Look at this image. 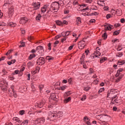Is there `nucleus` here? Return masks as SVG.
Instances as JSON below:
<instances>
[{"label": "nucleus", "mask_w": 125, "mask_h": 125, "mask_svg": "<svg viewBox=\"0 0 125 125\" xmlns=\"http://www.w3.org/2000/svg\"><path fill=\"white\" fill-rule=\"evenodd\" d=\"M62 112L59 111H49L48 112V119H57L58 118H61L62 117Z\"/></svg>", "instance_id": "obj_1"}, {"label": "nucleus", "mask_w": 125, "mask_h": 125, "mask_svg": "<svg viewBox=\"0 0 125 125\" xmlns=\"http://www.w3.org/2000/svg\"><path fill=\"white\" fill-rule=\"evenodd\" d=\"M59 8V3L57 2H53L51 5L50 10L53 9L55 12H57Z\"/></svg>", "instance_id": "obj_2"}, {"label": "nucleus", "mask_w": 125, "mask_h": 125, "mask_svg": "<svg viewBox=\"0 0 125 125\" xmlns=\"http://www.w3.org/2000/svg\"><path fill=\"white\" fill-rule=\"evenodd\" d=\"M32 5L33 6V9L34 10H38V9H39L40 7H41V3L39 2H33Z\"/></svg>", "instance_id": "obj_3"}, {"label": "nucleus", "mask_w": 125, "mask_h": 125, "mask_svg": "<svg viewBox=\"0 0 125 125\" xmlns=\"http://www.w3.org/2000/svg\"><path fill=\"white\" fill-rule=\"evenodd\" d=\"M36 51L38 52V53L39 54H42L44 52V49H43V47L42 46H38L36 48Z\"/></svg>", "instance_id": "obj_4"}, {"label": "nucleus", "mask_w": 125, "mask_h": 125, "mask_svg": "<svg viewBox=\"0 0 125 125\" xmlns=\"http://www.w3.org/2000/svg\"><path fill=\"white\" fill-rule=\"evenodd\" d=\"M85 46V42L83 41H80L78 43V47L80 49H83Z\"/></svg>", "instance_id": "obj_5"}, {"label": "nucleus", "mask_w": 125, "mask_h": 125, "mask_svg": "<svg viewBox=\"0 0 125 125\" xmlns=\"http://www.w3.org/2000/svg\"><path fill=\"white\" fill-rule=\"evenodd\" d=\"M28 20V18L26 17L21 18L20 20V23L23 25V24H25V23H27Z\"/></svg>", "instance_id": "obj_6"}, {"label": "nucleus", "mask_w": 125, "mask_h": 125, "mask_svg": "<svg viewBox=\"0 0 125 125\" xmlns=\"http://www.w3.org/2000/svg\"><path fill=\"white\" fill-rule=\"evenodd\" d=\"M12 91H11L9 90V94L11 95V96H14L15 98H16L17 97V94H16V92L14 91V89L13 88H12Z\"/></svg>", "instance_id": "obj_7"}, {"label": "nucleus", "mask_w": 125, "mask_h": 125, "mask_svg": "<svg viewBox=\"0 0 125 125\" xmlns=\"http://www.w3.org/2000/svg\"><path fill=\"white\" fill-rule=\"evenodd\" d=\"M99 49V47H97L96 49V52H94V56H93V57H98V56H100L101 53H100V52H99V51H98V50Z\"/></svg>", "instance_id": "obj_8"}, {"label": "nucleus", "mask_w": 125, "mask_h": 125, "mask_svg": "<svg viewBox=\"0 0 125 125\" xmlns=\"http://www.w3.org/2000/svg\"><path fill=\"white\" fill-rule=\"evenodd\" d=\"M104 28L105 30H107L108 31H111L112 29H113V25L110 24H106L104 25Z\"/></svg>", "instance_id": "obj_9"}, {"label": "nucleus", "mask_w": 125, "mask_h": 125, "mask_svg": "<svg viewBox=\"0 0 125 125\" xmlns=\"http://www.w3.org/2000/svg\"><path fill=\"white\" fill-rule=\"evenodd\" d=\"M84 122L87 125H91V123H90V119H88L87 117H84Z\"/></svg>", "instance_id": "obj_10"}, {"label": "nucleus", "mask_w": 125, "mask_h": 125, "mask_svg": "<svg viewBox=\"0 0 125 125\" xmlns=\"http://www.w3.org/2000/svg\"><path fill=\"white\" fill-rule=\"evenodd\" d=\"M37 64H39V63L43 64L44 63V58L42 57L40 58L37 60Z\"/></svg>", "instance_id": "obj_11"}, {"label": "nucleus", "mask_w": 125, "mask_h": 125, "mask_svg": "<svg viewBox=\"0 0 125 125\" xmlns=\"http://www.w3.org/2000/svg\"><path fill=\"white\" fill-rule=\"evenodd\" d=\"M48 6L45 5L42 8H41V12L42 13H44L45 11H46V9H47V7Z\"/></svg>", "instance_id": "obj_12"}, {"label": "nucleus", "mask_w": 125, "mask_h": 125, "mask_svg": "<svg viewBox=\"0 0 125 125\" xmlns=\"http://www.w3.org/2000/svg\"><path fill=\"white\" fill-rule=\"evenodd\" d=\"M82 23V19L80 17H78L76 19V24L80 25Z\"/></svg>", "instance_id": "obj_13"}, {"label": "nucleus", "mask_w": 125, "mask_h": 125, "mask_svg": "<svg viewBox=\"0 0 125 125\" xmlns=\"http://www.w3.org/2000/svg\"><path fill=\"white\" fill-rule=\"evenodd\" d=\"M71 94H72V91H68L65 92V93L64 94V98H66L67 96H70V95Z\"/></svg>", "instance_id": "obj_14"}, {"label": "nucleus", "mask_w": 125, "mask_h": 125, "mask_svg": "<svg viewBox=\"0 0 125 125\" xmlns=\"http://www.w3.org/2000/svg\"><path fill=\"white\" fill-rule=\"evenodd\" d=\"M0 84L2 85V86H6V85H7V82L5 80H3L2 81H0Z\"/></svg>", "instance_id": "obj_15"}, {"label": "nucleus", "mask_w": 125, "mask_h": 125, "mask_svg": "<svg viewBox=\"0 0 125 125\" xmlns=\"http://www.w3.org/2000/svg\"><path fill=\"white\" fill-rule=\"evenodd\" d=\"M37 122L39 124H40V125H42L43 123H44V119L43 118L38 119H37Z\"/></svg>", "instance_id": "obj_16"}, {"label": "nucleus", "mask_w": 125, "mask_h": 125, "mask_svg": "<svg viewBox=\"0 0 125 125\" xmlns=\"http://www.w3.org/2000/svg\"><path fill=\"white\" fill-rule=\"evenodd\" d=\"M13 120L14 122H16V123H21V121H20V119L18 118V117H14L13 118Z\"/></svg>", "instance_id": "obj_17"}, {"label": "nucleus", "mask_w": 125, "mask_h": 125, "mask_svg": "<svg viewBox=\"0 0 125 125\" xmlns=\"http://www.w3.org/2000/svg\"><path fill=\"white\" fill-rule=\"evenodd\" d=\"M35 57H36V55L35 54H31L30 55V56L28 57V59L29 60H32V59H33V58H35Z\"/></svg>", "instance_id": "obj_18"}, {"label": "nucleus", "mask_w": 125, "mask_h": 125, "mask_svg": "<svg viewBox=\"0 0 125 125\" xmlns=\"http://www.w3.org/2000/svg\"><path fill=\"white\" fill-rule=\"evenodd\" d=\"M28 124H29V120H25L23 122H22L21 125H28Z\"/></svg>", "instance_id": "obj_19"}, {"label": "nucleus", "mask_w": 125, "mask_h": 125, "mask_svg": "<svg viewBox=\"0 0 125 125\" xmlns=\"http://www.w3.org/2000/svg\"><path fill=\"white\" fill-rule=\"evenodd\" d=\"M50 97L52 99V100H55L56 98V95H55V94L53 93L51 94Z\"/></svg>", "instance_id": "obj_20"}, {"label": "nucleus", "mask_w": 125, "mask_h": 125, "mask_svg": "<svg viewBox=\"0 0 125 125\" xmlns=\"http://www.w3.org/2000/svg\"><path fill=\"white\" fill-rule=\"evenodd\" d=\"M34 65V63L31 62H28L27 63V66L28 68H30V67H33Z\"/></svg>", "instance_id": "obj_21"}, {"label": "nucleus", "mask_w": 125, "mask_h": 125, "mask_svg": "<svg viewBox=\"0 0 125 125\" xmlns=\"http://www.w3.org/2000/svg\"><path fill=\"white\" fill-rule=\"evenodd\" d=\"M56 23L57 25H58V26H63L62 24V21H56Z\"/></svg>", "instance_id": "obj_22"}, {"label": "nucleus", "mask_w": 125, "mask_h": 125, "mask_svg": "<svg viewBox=\"0 0 125 125\" xmlns=\"http://www.w3.org/2000/svg\"><path fill=\"white\" fill-rule=\"evenodd\" d=\"M46 60H48L49 61H50L51 60H53L54 59V58L51 57V56H47L46 57Z\"/></svg>", "instance_id": "obj_23"}, {"label": "nucleus", "mask_w": 125, "mask_h": 125, "mask_svg": "<svg viewBox=\"0 0 125 125\" xmlns=\"http://www.w3.org/2000/svg\"><path fill=\"white\" fill-rule=\"evenodd\" d=\"M2 74L3 76H4V75H6L7 74V71L4 69H2V72L0 73V75Z\"/></svg>", "instance_id": "obj_24"}, {"label": "nucleus", "mask_w": 125, "mask_h": 125, "mask_svg": "<svg viewBox=\"0 0 125 125\" xmlns=\"http://www.w3.org/2000/svg\"><path fill=\"white\" fill-rule=\"evenodd\" d=\"M44 104H45V103L42 102V103H40V104H38V107H39V108H42V107Z\"/></svg>", "instance_id": "obj_25"}, {"label": "nucleus", "mask_w": 125, "mask_h": 125, "mask_svg": "<svg viewBox=\"0 0 125 125\" xmlns=\"http://www.w3.org/2000/svg\"><path fill=\"white\" fill-rule=\"evenodd\" d=\"M70 100H71V97H68V98H65L64 100V103H68V102H69V101H70Z\"/></svg>", "instance_id": "obj_26"}, {"label": "nucleus", "mask_w": 125, "mask_h": 125, "mask_svg": "<svg viewBox=\"0 0 125 125\" xmlns=\"http://www.w3.org/2000/svg\"><path fill=\"white\" fill-rule=\"evenodd\" d=\"M106 60H107V58H102L101 59L100 62V63H103V62H104V61H106Z\"/></svg>", "instance_id": "obj_27"}, {"label": "nucleus", "mask_w": 125, "mask_h": 125, "mask_svg": "<svg viewBox=\"0 0 125 125\" xmlns=\"http://www.w3.org/2000/svg\"><path fill=\"white\" fill-rule=\"evenodd\" d=\"M13 11H14V10H13V8H9V14H11V15H12V14H13Z\"/></svg>", "instance_id": "obj_28"}, {"label": "nucleus", "mask_w": 125, "mask_h": 125, "mask_svg": "<svg viewBox=\"0 0 125 125\" xmlns=\"http://www.w3.org/2000/svg\"><path fill=\"white\" fill-rule=\"evenodd\" d=\"M41 18H42V15H41V14H38L37 16H36V20H41Z\"/></svg>", "instance_id": "obj_29"}, {"label": "nucleus", "mask_w": 125, "mask_h": 125, "mask_svg": "<svg viewBox=\"0 0 125 125\" xmlns=\"http://www.w3.org/2000/svg\"><path fill=\"white\" fill-rule=\"evenodd\" d=\"M9 26L11 27H15L16 26V23H14V22H10L9 23Z\"/></svg>", "instance_id": "obj_30"}, {"label": "nucleus", "mask_w": 125, "mask_h": 125, "mask_svg": "<svg viewBox=\"0 0 125 125\" xmlns=\"http://www.w3.org/2000/svg\"><path fill=\"white\" fill-rule=\"evenodd\" d=\"M116 13H117V14H118L119 15H121V14H122V10L117 9L116 10Z\"/></svg>", "instance_id": "obj_31"}, {"label": "nucleus", "mask_w": 125, "mask_h": 125, "mask_svg": "<svg viewBox=\"0 0 125 125\" xmlns=\"http://www.w3.org/2000/svg\"><path fill=\"white\" fill-rule=\"evenodd\" d=\"M1 86V90H2L3 91H6V90H7V89L6 88V87H4V86Z\"/></svg>", "instance_id": "obj_32"}, {"label": "nucleus", "mask_w": 125, "mask_h": 125, "mask_svg": "<svg viewBox=\"0 0 125 125\" xmlns=\"http://www.w3.org/2000/svg\"><path fill=\"white\" fill-rule=\"evenodd\" d=\"M120 34V31H115L113 33V36H118Z\"/></svg>", "instance_id": "obj_33"}, {"label": "nucleus", "mask_w": 125, "mask_h": 125, "mask_svg": "<svg viewBox=\"0 0 125 125\" xmlns=\"http://www.w3.org/2000/svg\"><path fill=\"white\" fill-rule=\"evenodd\" d=\"M102 37L104 38V40H106V39H107V33H104L103 34Z\"/></svg>", "instance_id": "obj_34"}, {"label": "nucleus", "mask_w": 125, "mask_h": 125, "mask_svg": "<svg viewBox=\"0 0 125 125\" xmlns=\"http://www.w3.org/2000/svg\"><path fill=\"white\" fill-rule=\"evenodd\" d=\"M89 89H90V87H84L83 88V90H84L85 91H88V90H89Z\"/></svg>", "instance_id": "obj_35"}, {"label": "nucleus", "mask_w": 125, "mask_h": 125, "mask_svg": "<svg viewBox=\"0 0 125 125\" xmlns=\"http://www.w3.org/2000/svg\"><path fill=\"white\" fill-rule=\"evenodd\" d=\"M98 4H99V5L103 6V5L104 4V2H103V1H98Z\"/></svg>", "instance_id": "obj_36"}, {"label": "nucleus", "mask_w": 125, "mask_h": 125, "mask_svg": "<svg viewBox=\"0 0 125 125\" xmlns=\"http://www.w3.org/2000/svg\"><path fill=\"white\" fill-rule=\"evenodd\" d=\"M122 78H123V76H120L119 77H118L116 80L117 83H119V82H120V81L122 80Z\"/></svg>", "instance_id": "obj_37"}, {"label": "nucleus", "mask_w": 125, "mask_h": 125, "mask_svg": "<svg viewBox=\"0 0 125 125\" xmlns=\"http://www.w3.org/2000/svg\"><path fill=\"white\" fill-rule=\"evenodd\" d=\"M28 40L29 42H31V41H33V40H34V37L33 36H29L28 37Z\"/></svg>", "instance_id": "obj_38"}, {"label": "nucleus", "mask_w": 125, "mask_h": 125, "mask_svg": "<svg viewBox=\"0 0 125 125\" xmlns=\"http://www.w3.org/2000/svg\"><path fill=\"white\" fill-rule=\"evenodd\" d=\"M117 49L118 51H120V50H122V49H123V48H122V45H119L118 48Z\"/></svg>", "instance_id": "obj_39"}, {"label": "nucleus", "mask_w": 125, "mask_h": 125, "mask_svg": "<svg viewBox=\"0 0 125 125\" xmlns=\"http://www.w3.org/2000/svg\"><path fill=\"white\" fill-rule=\"evenodd\" d=\"M101 125H109V124L108 123H107L106 122H105V121H102L101 123Z\"/></svg>", "instance_id": "obj_40"}, {"label": "nucleus", "mask_w": 125, "mask_h": 125, "mask_svg": "<svg viewBox=\"0 0 125 125\" xmlns=\"http://www.w3.org/2000/svg\"><path fill=\"white\" fill-rule=\"evenodd\" d=\"M62 26L63 25H68V21H66L64 20L62 22Z\"/></svg>", "instance_id": "obj_41"}, {"label": "nucleus", "mask_w": 125, "mask_h": 125, "mask_svg": "<svg viewBox=\"0 0 125 125\" xmlns=\"http://www.w3.org/2000/svg\"><path fill=\"white\" fill-rule=\"evenodd\" d=\"M116 56L117 57H122L123 56V54L122 53H117Z\"/></svg>", "instance_id": "obj_42"}, {"label": "nucleus", "mask_w": 125, "mask_h": 125, "mask_svg": "<svg viewBox=\"0 0 125 125\" xmlns=\"http://www.w3.org/2000/svg\"><path fill=\"white\" fill-rule=\"evenodd\" d=\"M124 64H125V61L119 62H118V65H124Z\"/></svg>", "instance_id": "obj_43"}, {"label": "nucleus", "mask_w": 125, "mask_h": 125, "mask_svg": "<svg viewBox=\"0 0 125 125\" xmlns=\"http://www.w3.org/2000/svg\"><path fill=\"white\" fill-rule=\"evenodd\" d=\"M85 99H86V96H85V95H84L83 98H81V100L82 101H84Z\"/></svg>", "instance_id": "obj_44"}, {"label": "nucleus", "mask_w": 125, "mask_h": 125, "mask_svg": "<svg viewBox=\"0 0 125 125\" xmlns=\"http://www.w3.org/2000/svg\"><path fill=\"white\" fill-rule=\"evenodd\" d=\"M110 92H111V94H115L116 92V90L112 89L110 90Z\"/></svg>", "instance_id": "obj_45"}, {"label": "nucleus", "mask_w": 125, "mask_h": 125, "mask_svg": "<svg viewBox=\"0 0 125 125\" xmlns=\"http://www.w3.org/2000/svg\"><path fill=\"white\" fill-rule=\"evenodd\" d=\"M67 86H63L60 87L61 90H65V88H66Z\"/></svg>", "instance_id": "obj_46"}, {"label": "nucleus", "mask_w": 125, "mask_h": 125, "mask_svg": "<svg viewBox=\"0 0 125 125\" xmlns=\"http://www.w3.org/2000/svg\"><path fill=\"white\" fill-rule=\"evenodd\" d=\"M19 73V70H16L15 71H14V73H13V75H17Z\"/></svg>", "instance_id": "obj_47"}, {"label": "nucleus", "mask_w": 125, "mask_h": 125, "mask_svg": "<svg viewBox=\"0 0 125 125\" xmlns=\"http://www.w3.org/2000/svg\"><path fill=\"white\" fill-rule=\"evenodd\" d=\"M51 45V43H49L48 44V49H49V50H51V47H50Z\"/></svg>", "instance_id": "obj_48"}, {"label": "nucleus", "mask_w": 125, "mask_h": 125, "mask_svg": "<svg viewBox=\"0 0 125 125\" xmlns=\"http://www.w3.org/2000/svg\"><path fill=\"white\" fill-rule=\"evenodd\" d=\"M87 3H91L92 2V0H84Z\"/></svg>", "instance_id": "obj_49"}, {"label": "nucleus", "mask_w": 125, "mask_h": 125, "mask_svg": "<svg viewBox=\"0 0 125 125\" xmlns=\"http://www.w3.org/2000/svg\"><path fill=\"white\" fill-rule=\"evenodd\" d=\"M102 91H104V88H102L100 89V90L98 91V93H101V92H102Z\"/></svg>", "instance_id": "obj_50"}, {"label": "nucleus", "mask_w": 125, "mask_h": 125, "mask_svg": "<svg viewBox=\"0 0 125 125\" xmlns=\"http://www.w3.org/2000/svg\"><path fill=\"white\" fill-rule=\"evenodd\" d=\"M24 46H25V43L23 42H21V45H20V47H24Z\"/></svg>", "instance_id": "obj_51"}, {"label": "nucleus", "mask_w": 125, "mask_h": 125, "mask_svg": "<svg viewBox=\"0 0 125 125\" xmlns=\"http://www.w3.org/2000/svg\"><path fill=\"white\" fill-rule=\"evenodd\" d=\"M120 42V41H119V40L118 39H115L112 41V42H114V43H115V42Z\"/></svg>", "instance_id": "obj_52"}, {"label": "nucleus", "mask_w": 125, "mask_h": 125, "mask_svg": "<svg viewBox=\"0 0 125 125\" xmlns=\"http://www.w3.org/2000/svg\"><path fill=\"white\" fill-rule=\"evenodd\" d=\"M89 71H90L89 74H93L94 71H93V69L92 68H90Z\"/></svg>", "instance_id": "obj_53"}, {"label": "nucleus", "mask_w": 125, "mask_h": 125, "mask_svg": "<svg viewBox=\"0 0 125 125\" xmlns=\"http://www.w3.org/2000/svg\"><path fill=\"white\" fill-rule=\"evenodd\" d=\"M24 113H25V111L24 110H21L20 111V115H24Z\"/></svg>", "instance_id": "obj_54"}, {"label": "nucleus", "mask_w": 125, "mask_h": 125, "mask_svg": "<svg viewBox=\"0 0 125 125\" xmlns=\"http://www.w3.org/2000/svg\"><path fill=\"white\" fill-rule=\"evenodd\" d=\"M68 83H69L70 84H71V83H72V78H70L68 79Z\"/></svg>", "instance_id": "obj_55"}, {"label": "nucleus", "mask_w": 125, "mask_h": 125, "mask_svg": "<svg viewBox=\"0 0 125 125\" xmlns=\"http://www.w3.org/2000/svg\"><path fill=\"white\" fill-rule=\"evenodd\" d=\"M65 37H68V36L70 35V31H67L65 32Z\"/></svg>", "instance_id": "obj_56"}, {"label": "nucleus", "mask_w": 125, "mask_h": 125, "mask_svg": "<svg viewBox=\"0 0 125 125\" xmlns=\"http://www.w3.org/2000/svg\"><path fill=\"white\" fill-rule=\"evenodd\" d=\"M66 39H67V37H65L63 39H62V42H65V41H66Z\"/></svg>", "instance_id": "obj_57"}, {"label": "nucleus", "mask_w": 125, "mask_h": 125, "mask_svg": "<svg viewBox=\"0 0 125 125\" xmlns=\"http://www.w3.org/2000/svg\"><path fill=\"white\" fill-rule=\"evenodd\" d=\"M1 26H2L3 27L5 26V23H4V22L0 23V27Z\"/></svg>", "instance_id": "obj_58"}, {"label": "nucleus", "mask_w": 125, "mask_h": 125, "mask_svg": "<svg viewBox=\"0 0 125 125\" xmlns=\"http://www.w3.org/2000/svg\"><path fill=\"white\" fill-rule=\"evenodd\" d=\"M12 52V51L11 50H9L7 53L6 54V55H7V56H8L9 54H10V53H11V52Z\"/></svg>", "instance_id": "obj_59"}, {"label": "nucleus", "mask_w": 125, "mask_h": 125, "mask_svg": "<svg viewBox=\"0 0 125 125\" xmlns=\"http://www.w3.org/2000/svg\"><path fill=\"white\" fill-rule=\"evenodd\" d=\"M39 88L40 89V91L42 90V88H43V85H40L39 86Z\"/></svg>", "instance_id": "obj_60"}, {"label": "nucleus", "mask_w": 125, "mask_h": 125, "mask_svg": "<svg viewBox=\"0 0 125 125\" xmlns=\"http://www.w3.org/2000/svg\"><path fill=\"white\" fill-rule=\"evenodd\" d=\"M110 94H112V92H111V90H109L107 92V97H109Z\"/></svg>", "instance_id": "obj_61"}, {"label": "nucleus", "mask_w": 125, "mask_h": 125, "mask_svg": "<svg viewBox=\"0 0 125 125\" xmlns=\"http://www.w3.org/2000/svg\"><path fill=\"white\" fill-rule=\"evenodd\" d=\"M21 34H22L23 35H24V34H25V30H24L23 29H21Z\"/></svg>", "instance_id": "obj_62"}, {"label": "nucleus", "mask_w": 125, "mask_h": 125, "mask_svg": "<svg viewBox=\"0 0 125 125\" xmlns=\"http://www.w3.org/2000/svg\"><path fill=\"white\" fill-rule=\"evenodd\" d=\"M106 18L107 19H109V18H111V15L110 14H107L106 16Z\"/></svg>", "instance_id": "obj_63"}, {"label": "nucleus", "mask_w": 125, "mask_h": 125, "mask_svg": "<svg viewBox=\"0 0 125 125\" xmlns=\"http://www.w3.org/2000/svg\"><path fill=\"white\" fill-rule=\"evenodd\" d=\"M120 21H121V23H125V19H121L120 20Z\"/></svg>", "instance_id": "obj_64"}]
</instances>
